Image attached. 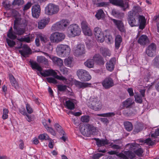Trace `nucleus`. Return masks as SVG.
I'll list each match as a JSON object with an SVG mask.
<instances>
[{"label": "nucleus", "mask_w": 159, "mask_h": 159, "mask_svg": "<svg viewBox=\"0 0 159 159\" xmlns=\"http://www.w3.org/2000/svg\"><path fill=\"white\" fill-rule=\"evenodd\" d=\"M141 8L138 6H134L128 14L127 20L131 27L138 26L140 29L143 30L146 25V20L143 16L139 15Z\"/></svg>", "instance_id": "f257e3e1"}, {"label": "nucleus", "mask_w": 159, "mask_h": 159, "mask_svg": "<svg viewBox=\"0 0 159 159\" xmlns=\"http://www.w3.org/2000/svg\"><path fill=\"white\" fill-rule=\"evenodd\" d=\"M30 63L32 69H36L40 71V74L42 76L46 77L50 76H53L55 78L61 80L64 83L68 84L67 79L62 75L59 76L57 75V73L55 70L52 69L47 70H44L43 72H41L42 70L41 67L39 64L35 61H30Z\"/></svg>", "instance_id": "f03ea898"}, {"label": "nucleus", "mask_w": 159, "mask_h": 159, "mask_svg": "<svg viewBox=\"0 0 159 159\" xmlns=\"http://www.w3.org/2000/svg\"><path fill=\"white\" fill-rule=\"evenodd\" d=\"M139 145L136 143H128L126 146V148L127 150H129L125 151L124 153H120L119 154V156L121 158L120 159H129L130 158L131 159H133L135 157L134 153L132 152L130 150H134L135 149V148Z\"/></svg>", "instance_id": "7ed1b4c3"}, {"label": "nucleus", "mask_w": 159, "mask_h": 159, "mask_svg": "<svg viewBox=\"0 0 159 159\" xmlns=\"http://www.w3.org/2000/svg\"><path fill=\"white\" fill-rule=\"evenodd\" d=\"M88 106L95 111H99L102 107L101 102L97 97H91L88 104Z\"/></svg>", "instance_id": "20e7f679"}, {"label": "nucleus", "mask_w": 159, "mask_h": 159, "mask_svg": "<svg viewBox=\"0 0 159 159\" xmlns=\"http://www.w3.org/2000/svg\"><path fill=\"white\" fill-rule=\"evenodd\" d=\"M56 51L59 56L65 57L68 56L70 54V48L67 45L60 44L57 46Z\"/></svg>", "instance_id": "39448f33"}, {"label": "nucleus", "mask_w": 159, "mask_h": 159, "mask_svg": "<svg viewBox=\"0 0 159 159\" xmlns=\"http://www.w3.org/2000/svg\"><path fill=\"white\" fill-rule=\"evenodd\" d=\"M69 20L62 19L53 25L52 29L54 31L60 30H64L70 24Z\"/></svg>", "instance_id": "423d86ee"}, {"label": "nucleus", "mask_w": 159, "mask_h": 159, "mask_svg": "<svg viewBox=\"0 0 159 159\" xmlns=\"http://www.w3.org/2000/svg\"><path fill=\"white\" fill-rule=\"evenodd\" d=\"M59 11V6L52 3L48 4L45 8V13L49 16L57 14Z\"/></svg>", "instance_id": "0eeeda50"}, {"label": "nucleus", "mask_w": 159, "mask_h": 159, "mask_svg": "<svg viewBox=\"0 0 159 159\" xmlns=\"http://www.w3.org/2000/svg\"><path fill=\"white\" fill-rule=\"evenodd\" d=\"M96 127L89 124H87L82 126L80 129L82 134L84 136L93 134L96 132Z\"/></svg>", "instance_id": "6e6552de"}, {"label": "nucleus", "mask_w": 159, "mask_h": 159, "mask_svg": "<svg viewBox=\"0 0 159 159\" xmlns=\"http://www.w3.org/2000/svg\"><path fill=\"white\" fill-rule=\"evenodd\" d=\"M68 32L69 35L74 37L80 35L81 30L78 25L76 24H72L69 26Z\"/></svg>", "instance_id": "1a4fd4ad"}, {"label": "nucleus", "mask_w": 159, "mask_h": 159, "mask_svg": "<svg viewBox=\"0 0 159 159\" xmlns=\"http://www.w3.org/2000/svg\"><path fill=\"white\" fill-rule=\"evenodd\" d=\"M112 4L122 8V10L125 11L126 9H129V6L127 0H109Z\"/></svg>", "instance_id": "9d476101"}, {"label": "nucleus", "mask_w": 159, "mask_h": 159, "mask_svg": "<svg viewBox=\"0 0 159 159\" xmlns=\"http://www.w3.org/2000/svg\"><path fill=\"white\" fill-rule=\"evenodd\" d=\"M76 74L78 78L82 81H88L91 78L89 72L83 69H79L77 71Z\"/></svg>", "instance_id": "9b49d317"}, {"label": "nucleus", "mask_w": 159, "mask_h": 159, "mask_svg": "<svg viewBox=\"0 0 159 159\" xmlns=\"http://www.w3.org/2000/svg\"><path fill=\"white\" fill-rule=\"evenodd\" d=\"M65 38V35L63 33L56 32L51 34L50 39L53 42L58 43L63 40Z\"/></svg>", "instance_id": "f8f14e48"}, {"label": "nucleus", "mask_w": 159, "mask_h": 159, "mask_svg": "<svg viewBox=\"0 0 159 159\" xmlns=\"http://www.w3.org/2000/svg\"><path fill=\"white\" fill-rule=\"evenodd\" d=\"M159 136V128L156 129L154 133L151 134V138H148L145 140V143L149 145H152L154 144L157 141V137Z\"/></svg>", "instance_id": "ddd939ff"}, {"label": "nucleus", "mask_w": 159, "mask_h": 159, "mask_svg": "<svg viewBox=\"0 0 159 159\" xmlns=\"http://www.w3.org/2000/svg\"><path fill=\"white\" fill-rule=\"evenodd\" d=\"M157 46L156 44L154 43H151L147 48L146 52L148 56L153 57L156 54Z\"/></svg>", "instance_id": "4468645a"}, {"label": "nucleus", "mask_w": 159, "mask_h": 159, "mask_svg": "<svg viewBox=\"0 0 159 159\" xmlns=\"http://www.w3.org/2000/svg\"><path fill=\"white\" fill-rule=\"evenodd\" d=\"M94 34L97 40L102 42L104 40V36L102 30L100 27H96L94 28Z\"/></svg>", "instance_id": "2eb2a0df"}, {"label": "nucleus", "mask_w": 159, "mask_h": 159, "mask_svg": "<svg viewBox=\"0 0 159 159\" xmlns=\"http://www.w3.org/2000/svg\"><path fill=\"white\" fill-rule=\"evenodd\" d=\"M102 84L103 87L106 89H108L114 85L113 80L110 77H108L103 80Z\"/></svg>", "instance_id": "dca6fc26"}, {"label": "nucleus", "mask_w": 159, "mask_h": 159, "mask_svg": "<svg viewBox=\"0 0 159 159\" xmlns=\"http://www.w3.org/2000/svg\"><path fill=\"white\" fill-rule=\"evenodd\" d=\"M31 11L32 16L34 18H38L40 14L41 11L40 5L38 4L33 5Z\"/></svg>", "instance_id": "f3484780"}, {"label": "nucleus", "mask_w": 159, "mask_h": 159, "mask_svg": "<svg viewBox=\"0 0 159 159\" xmlns=\"http://www.w3.org/2000/svg\"><path fill=\"white\" fill-rule=\"evenodd\" d=\"M81 26L82 31L85 35L91 36L92 35V31L86 21H82L81 23Z\"/></svg>", "instance_id": "a211bd4d"}, {"label": "nucleus", "mask_w": 159, "mask_h": 159, "mask_svg": "<svg viewBox=\"0 0 159 159\" xmlns=\"http://www.w3.org/2000/svg\"><path fill=\"white\" fill-rule=\"evenodd\" d=\"M19 52L24 57H26L31 53V50L27 45H24L22 47V49L20 50Z\"/></svg>", "instance_id": "6ab92c4d"}, {"label": "nucleus", "mask_w": 159, "mask_h": 159, "mask_svg": "<svg viewBox=\"0 0 159 159\" xmlns=\"http://www.w3.org/2000/svg\"><path fill=\"white\" fill-rule=\"evenodd\" d=\"M85 53V47L82 44H79L77 45L74 50V53L76 56L81 55Z\"/></svg>", "instance_id": "aec40b11"}, {"label": "nucleus", "mask_w": 159, "mask_h": 159, "mask_svg": "<svg viewBox=\"0 0 159 159\" xmlns=\"http://www.w3.org/2000/svg\"><path fill=\"white\" fill-rule=\"evenodd\" d=\"M116 62V59L115 57L111 58L109 61L106 63V67L107 70L111 72L114 69Z\"/></svg>", "instance_id": "412c9836"}, {"label": "nucleus", "mask_w": 159, "mask_h": 159, "mask_svg": "<svg viewBox=\"0 0 159 159\" xmlns=\"http://www.w3.org/2000/svg\"><path fill=\"white\" fill-rule=\"evenodd\" d=\"M111 20L120 32H123L125 31L123 24L121 20L114 19H112Z\"/></svg>", "instance_id": "4be33fe9"}, {"label": "nucleus", "mask_w": 159, "mask_h": 159, "mask_svg": "<svg viewBox=\"0 0 159 159\" xmlns=\"http://www.w3.org/2000/svg\"><path fill=\"white\" fill-rule=\"evenodd\" d=\"M27 24V20L22 18H16L14 21V24L20 25V26L24 28L26 26Z\"/></svg>", "instance_id": "5701e85b"}, {"label": "nucleus", "mask_w": 159, "mask_h": 159, "mask_svg": "<svg viewBox=\"0 0 159 159\" xmlns=\"http://www.w3.org/2000/svg\"><path fill=\"white\" fill-rule=\"evenodd\" d=\"M49 21V19L44 18L40 20L38 22V28L40 29H43L48 24Z\"/></svg>", "instance_id": "b1692460"}, {"label": "nucleus", "mask_w": 159, "mask_h": 159, "mask_svg": "<svg viewBox=\"0 0 159 159\" xmlns=\"http://www.w3.org/2000/svg\"><path fill=\"white\" fill-rule=\"evenodd\" d=\"M54 65L59 67V68L63 65V60L61 58L55 56H52L50 58Z\"/></svg>", "instance_id": "393cba45"}, {"label": "nucleus", "mask_w": 159, "mask_h": 159, "mask_svg": "<svg viewBox=\"0 0 159 159\" xmlns=\"http://www.w3.org/2000/svg\"><path fill=\"white\" fill-rule=\"evenodd\" d=\"M75 85L79 89H84L86 88L90 87L91 84L77 81L75 82Z\"/></svg>", "instance_id": "a878e982"}, {"label": "nucleus", "mask_w": 159, "mask_h": 159, "mask_svg": "<svg viewBox=\"0 0 159 159\" xmlns=\"http://www.w3.org/2000/svg\"><path fill=\"white\" fill-rule=\"evenodd\" d=\"M94 140L96 141V143L98 147H100L105 145L109 144V141L107 139H99L94 138Z\"/></svg>", "instance_id": "bb28decb"}, {"label": "nucleus", "mask_w": 159, "mask_h": 159, "mask_svg": "<svg viewBox=\"0 0 159 159\" xmlns=\"http://www.w3.org/2000/svg\"><path fill=\"white\" fill-rule=\"evenodd\" d=\"M13 29L16 34L18 35H22L25 32L24 28H20L16 24H14Z\"/></svg>", "instance_id": "cd10ccee"}, {"label": "nucleus", "mask_w": 159, "mask_h": 159, "mask_svg": "<svg viewBox=\"0 0 159 159\" xmlns=\"http://www.w3.org/2000/svg\"><path fill=\"white\" fill-rule=\"evenodd\" d=\"M73 58L71 57H69L65 59L64 62L65 66L70 67L73 66Z\"/></svg>", "instance_id": "c85d7f7f"}, {"label": "nucleus", "mask_w": 159, "mask_h": 159, "mask_svg": "<svg viewBox=\"0 0 159 159\" xmlns=\"http://www.w3.org/2000/svg\"><path fill=\"white\" fill-rule=\"evenodd\" d=\"M15 32L13 31L12 28L11 27L7 33V36L9 39L12 40H15L17 38Z\"/></svg>", "instance_id": "c756f323"}, {"label": "nucleus", "mask_w": 159, "mask_h": 159, "mask_svg": "<svg viewBox=\"0 0 159 159\" xmlns=\"http://www.w3.org/2000/svg\"><path fill=\"white\" fill-rule=\"evenodd\" d=\"M9 79L12 85L16 89L18 87V84L13 76L11 74L9 75Z\"/></svg>", "instance_id": "7c9ffc66"}, {"label": "nucleus", "mask_w": 159, "mask_h": 159, "mask_svg": "<svg viewBox=\"0 0 159 159\" xmlns=\"http://www.w3.org/2000/svg\"><path fill=\"white\" fill-rule=\"evenodd\" d=\"M148 37L145 35H141L138 40V43L141 45H144L148 42Z\"/></svg>", "instance_id": "2f4dec72"}, {"label": "nucleus", "mask_w": 159, "mask_h": 159, "mask_svg": "<svg viewBox=\"0 0 159 159\" xmlns=\"http://www.w3.org/2000/svg\"><path fill=\"white\" fill-rule=\"evenodd\" d=\"M97 64H104L103 58L99 54H96L93 57V59Z\"/></svg>", "instance_id": "473e14b6"}, {"label": "nucleus", "mask_w": 159, "mask_h": 159, "mask_svg": "<svg viewBox=\"0 0 159 159\" xmlns=\"http://www.w3.org/2000/svg\"><path fill=\"white\" fill-rule=\"evenodd\" d=\"M122 41V39L121 36L119 35H117L115 38V45L116 49H118L120 46L121 43Z\"/></svg>", "instance_id": "72a5a7b5"}, {"label": "nucleus", "mask_w": 159, "mask_h": 159, "mask_svg": "<svg viewBox=\"0 0 159 159\" xmlns=\"http://www.w3.org/2000/svg\"><path fill=\"white\" fill-rule=\"evenodd\" d=\"M95 16L98 20H100L104 17L105 13L102 9H100L97 10Z\"/></svg>", "instance_id": "f704fd0d"}, {"label": "nucleus", "mask_w": 159, "mask_h": 159, "mask_svg": "<svg viewBox=\"0 0 159 159\" xmlns=\"http://www.w3.org/2000/svg\"><path fill=\"white\" fill-rule=\"evenodd\" d=\"M111 14L115 17L120 18L123 16V14L120 12L119 11L113 9L111 11Z\"/></svg>", "instance_id": "c9c22d12"}, {"label": "nucleus", "mask_w": 159, "mask_h": 159, "mask_svg": "<svg viewBox=\"0 0 159 159\" xmlns=\"http://www.w3.org/2000/svg\"><path fill=\"white\" fill-rule=\"evenodd\" d=\"M134 103L133 100L128 98L123 102V106L126 108H128Z\"/></svg>", "instance_id": "e433bc0d"}, {"label": "nucleus", "mask_w": 159, "mask_h": 159, "mask_svg": "<svg viewBox=\"0 0 159 159\" xmlns=\"http://www.w3.org/2000/svg\"><path fill=\"white\" fill-rule=\"evenodd\" d=\"M37 61L39 63H42L43 64L47 65L48 64V60L43 56H38L37 57Z\"/></svg>", "instance_id": "4c0bfd02"}, {"label": "nucleus", "mask_w": 159, "mask_h": 159, "mask_svg": "<svg viewBox=\"0 0 159 159\" xmlns=\"http://www.w3.org/2000/svg\"><path fill=\"white\" fill-rule=\"evenodd\" d=\"M84 64L89 68H93L94 66V60L93 59H88L84 62Z\"/></svg>", "instance_id": "58836bf2"}, {"label": "nucleus", "mask_w": 159, "mask_h": 159, "mask_svg": "<svg viewBox=\"0 0 159 159\" xmlns=\"http://www.w3.org/2000/svg\"><path fill=\"white\" fill-rule=\"evenodd\" d=\"M59 68L60 70L64 75L66 76L69 74V69L63 65V66L60 67Z\"/></svg>", "instance_id": "ea45409f"}, {"label": "nucleus", "mask_w": 159, "mask_h": 159, "mask_svg": "<svg viewBox=\"0 0 159 159\" xmlns=\"http://www.w3.org/2000/svg\"><path fill=\"white\" fill-rule=\"evenodd\" d=\"M101 52L104 57H106L107 56L110 57L111 55L110 51L107 48H101Z\"/></svg>", "instance_id": "a19ab883"}, {"label": "nucleus", "mask_w": 159, "mask_h": 159, "mask_svg": "<svg viewBox=\"0 0 159 159\" xmlns=\"http://www.w3.org/2000/svg\"><path fill=\"white\" fill-rule=\"evenodd\" d=\"M124 125L125 129L127 131H130L133 128V126L132 123L129 121H126L124 122Z\"/></svg>", "instance_id": "79ce46f5"}, {"label": "nucleus", "mask_w": 159, "mask_h": 159, "mask_svg": "<svg viewBox=\"0 0 159 159\" xmlns=\"http://www.w3.org/2000/svg\"><path fill=\"white\" fill-rule=\"evenodd\" d=\"M54 127L57 131L59 132L60 135H64L65 134L64 131L63 130L62 127L59 124H55Z\"/></svg>", "instance_id": "37998d69"}, {"label": "nucleus", "mask_w": 159, "mask_h": 159, "mask_svg": "<svg viewBox=\"0 0 159 159\" xmlns=\"http://www.w3.org/2000/svg\"><path fill=\"white\" fill-rule=\"evenodd\" d=\"M66 106L68 109L70 110H73L75 108L74 104L70 100L66 101Z\"/></svg>", "instance_id": "c03bdc74"}, {"label": "nucleus", "mask_w": 159, "mask_h": 159, "mask_svg": "<svg viewBox=\"0 0 159 159\" xmlns=\"http://www.w3.org/2000/svg\"><path fill=\"white\" fill-rule=\"evenodd\" d=\"M152 64L154 66L159 68V55L156 56L152 61Z\"/></svg>", "instance_id": "a18cd8bd"}, {"label": "nucleus", "mask_w": 159, "mask_h": 159, "mask_svg": "<svg viewBox=\"0 0 159 159\" xmlns=\"http://www.w3.org/2000/svg\"><path fill=\"white\" fill-rule=\"evenodd\" d=\"M115 114H116L114 112H111L100 114H98V115L99 116L109 117L115 116Z\"/></svg>", "instance_id": "49530a36"}, {"label": "nucleus", "mask_w": 159, "mask_h": 159, "mask_svg": "<svg viewBox=\"0 0 159 159\" xmlns=\"http://www.w3.org/2000/svg\"><path fill=\"white\" fill-rule=\"evenodd\" d=\"M143 128V127L141 124H137L135 125L133 132L134 133H138L141 131Z\"/></svg>", "instance_id": "de8ad7c7"}, {"label": "nucleus", "mask_w": 159, "mask_h": 159, "mask_svg": "<svg viewBox=\"0 0 159 159\" xmlns=\"http://www.w3.org/2000/svg\"><path fill=\"white\" fill-rule=\"evenodd\" d=\"M3 6L6 8L10 9L11 7L12 3L8 0H5L2 3Z\"/></svg>", "instance_id": "09e8293b"}, {"label": "nucleus", "mask_w": 159, "mask_h": 159, "mask_svg": "<svg viewBox=\"0 0 159 159\" xmlns=\"http://www.w3.org/2000/svg\"><path fill=\"white\" fill-rule=\"evenodd\" d=\"M39 139L41 140H49L50 139L48 135L45 133L40 134L39 136Z\"/></svg>", "instance_id": "8fccbe9b"}, {"label": "nucleus", "mask_w": 159, "mask_h": 159, "mask_svg": "<svg viewBox=\"0 0 159 159\" xmlns=\"http://www.w3.org/2000/svg\"><path fill=\"white\" fill-rule=\"evenodd\" d=\"M9 111L7 109L5 108L3 110V114L2 116V118L3 120H6L7 119L8 117V113Z\"/></svg>", "instance_id": "3c124183"}, {"label": "nucleus", "mask_w": 159, "mask_h": 159, "mask_svg": "<svg viewBox=\"0 0 159 159\" xmlns=\"http://www.w3.org/2000/svg\"><path fill=\"white\" fill-rule=\"evenodd\" d=\"M24 3L23 0H14L12 2V5L19 6L23 5Z\"/></svg>", "instance_id": "603ef678"}, {"label": "nucleus", "mask_w": 159, "mask_h": 159, "mask_svg": "<svg viewBox=\"0 0 159 159\" xmlns=\"http://www.w3.org/2000/svg\"><path fill=\"white\" fill-rule=\"evenodd\" d=\"M135 100L136 102L141 103L143 102V99L142 97L139 94H137L134 96Z\"/></svg>", "instance_id": "864d4df0"}, {"label": "nucleus", "mask_w": 159, "mask_h": 159, "mask_svg": "<svg viewBox=\"0 0 159 159\" xmlns=\"http://www.w3.org/2000/svg\"><path fill=\"white\" fill-rule=\"evenodd\" d=\"M25 116H26L25 118L26 120L29 122L34 120V115H29L27 113Z\"/></svg>", "instance_id": "5fc2aeb1"}, {"label": "nucleus", "mask_w": 159, "mask_h": 159, "mask_svg": "<svg viewBox=\"0 0 159 159\" xmlns=\"http://www.w3.org/2000/svg\"><path fill=\"white\" fill-rule=\"evenodd\" d=\"M58 90L61 91H64L67 89V86L66 85L63 84H59L57 86Z\"/></svg>", "instance_id": "6e6d98bb"}, {"label": "nucleus", "mask_w": 159, "mask_h": 159, "mask_svg": "<svg viewBox=\"0 0 159 159\" xmlns=\"http://www.w3.org/2000/svg\"><path fill=\"white\" fill-rule=\"evenodd\" d=\"M7 42L9 47L11 48L16 44V42L8 39H6Z\"/></svg>", "instance_id": "4d7b16f0"}, {"label": "nucleus", "mask_w": 159, "mask_h": 159, "mask_svg": "<svg viewBox=\"0 0 159 159\" xmlns=\"http://www.w3.org/2000/svg\"><path fill=\"white\" fill-rule=\"evenodd\" d=\"M46 129L48 132L50 133L53 136L56 135V132L51 127H50L48 126L47 127Z\"/></svg>", "instance_id": "13d9d810"}, {"label": "nucleus", "mask_w": 159, "mask_h": 159, "mask_svg": "<svg viewBox=\"0 0 159 159\" xmlns=\"http://www.w3.org/2000/svg\"><path fill=\"white\" fill-rule=\"evenodd\" d=\"M89 116H81V121L83 122H88L89 120Z\"/></svg>", "instance_id": "bf43d9fd"}, {"label": "nucleus", "mask_w": 159, "mask_h": 159, "mask_svg": "<svg viewBox=\"0 0 159 159\" xmlns=\"http://www.w3.org/2000/svg\"><path fill=\"white\" fill-rule=\"evenodd\" d=\"M26 108L28 113L29 114H31L33 112V110L31 107L30 104L27 103L26 104Z\"/></svg>", "instance_id": "052dcab7"}, {"label": "nucleus", "mask_w": 159, "mask_h": 159, "mask_svg": "<svg viewBox=\"0 0 159 159\" xmlns=\"http://www.w3.org/2000/svg\"><path fill=\"white\" fill-rule=\"evenodd\" d=\"M109 5V3L108 2H99L96 5L98 7H106Z\"/></svg>", "instance_id": "680f3d73"}, {"label": "nucleus", "mask_w": 159, "mask_h": 159, "mask_svg": "<svg viewBox=\"0 0 159 159\" xmlns=\"http://www.w3.org/2000/svg\"><path fill=\"white\" fill-rule=\"evenodd\" d=\"M103 155L102 154L100 153L94 154L92 157V159H99Z\"/></svg>", "instance_id": "e2e57ef3"}, {"label": "nucleus", "mask_w": 159, "mask_h": 159, "mask_svg": "<svg viewBox=\"0 0 159 159\" xmlns=\"http://www.w3.org/2000/svg\"><path fill=\"white\" fill-rule=\"evenodd\" d=\"M47 80L49 83H52L53 84H57V81L55 79L52 77H48L46 78Z\"/></svg>", "instance_id": "0e129e2a"}, {"label": "nucleus", "mask_w": 159, "mask_h": 159, "mask_svg": "<svg viewBox=\"0 0 159 159\" xmlns=\"http://www.w3.org/2000/svg\"><path fill=\"white\" fill-rule=\"evenodd\" d=\"M143 152V151L141 148H139L135 151V153L139 157L142 156Z\"/></svg>", "instance_id": "69168bd1"}, {"label": "nucleus", "mask_w": 159, "mask_h": 159, "mask_svg": "<svg viewBox=\"0 0 159 159\" xmlns=\"http://www.w3.org/2000/svg\"><path fill=\"white\" fill-rule=\"evenodd\" d=\"M32 4L31 2H28L27 4L25 5L23 9V10L24 11H26L29 9L31 7Z\"/></svg>", "instance_id": "338daca9"}, {"label": "nucleus", "mask_w": 159, "mask_h": 159, "mask_svg": "<svg viewBox=\"0 0 159 159\" xmlns=\"http://www.w3.org/2000/svg\"><path fill=\"white\" fill-rule=\"evenodd\" d=\"M19 112L24 116H25L27 114L25 108L23 107H21L19 109Z\"/></svg>", "instance_id": "774afa93"}]
</instances>
